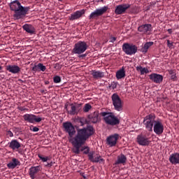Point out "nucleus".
<instances>
[{"mask_svg":"<svg viewBox=\"0 0 179 179\" xmlns=\"http://www.w3.org/2000/svg\"><path fill=\"white\" fill-rule=\"evenodd\" d=\"M7 135L8 136H10V138H12L13 136V133L10 130H9L7 131Z\"/></svg>","mask_w":179,"mask_h":179,"instance_id":"42","label":"nucleus"},{"mask_svg":"<svg viewBox=\"0 0 179 179\" xmlns=\"http://www.w3.org/2000/svg\"><path fill=\"white\" fill-rule=\"evenodd\" d=\"M152 29V27L151 24H145L139 26L138 28V31L141 33V34H150Z\"/></svg>","mask_w":179,"mask_h":179,"instance_id":"15","label":"nucleus"},{"mask_svg":"<svg viewBox=\"0 0 179 179\" xmlns=\"http://www.w3.org/2000/svg\"><path fill=\"white\" fill-rule=\"evenodd\" d=\"M55 83H59L61 82V77L56 76L53 78Z\"/></svg>","mask_w":179,"mask_h":179,"instance_id":"38","label":"nucleus"},{"mask_svg":"<svg viewBox=\"0 0 179 179\" xmlns=\"http://www.w3.org/2000/svg\"><path fill=\"white\" fill-rule=\"evenodd\" d=\"M120 135L118 134H115L109 136L106 138L107 145H108L110 148H113V146H115V145H117V141H118Z\"/></svg>","mask_w":179,"mask_h":179,"instance_id":"13","label":"nucleus"},{"mask_svg":"<svg viewBox=\"0 0 179 179\" xmlns=\"http://www.w3.org/2000/svg\"><path fill=\"white\" fill-rule=\"evenodd\" d=\"M0 103H1V101H0Z\"/></svg>","mask_w":179,"mask_h":179,"instance_id":"51","label":"nucleus"},{"mask_svg":"<svg viewBox=\"0 0 179 179\" xmlns=\"http://www.w3.org/2000/svg\"><path fill=\"white\" fill-rule=\"evenodd\" d=\"M167 45L169 48H171V47L173 45V42H170V40H167Z\"/></svg>","mask_w":179,"mask_h":179,"instance_id":"41","label":"nucleus"},{"mask_svg":"<svg viewBox=\"0 0 179 179\" xmlns=\"http://www.w3.org/2000/svg\"><path fill=\"white\" fill-rule=\"evenodd\" d=\"M137 143L141 146H149L150 144V140L146 136L140 134L137 136Z\"/></svg>","mask_w":179,"mask_h":179,"instance_id":"14","label":"nucleus"},{"mask_svg":"<svg viewBox=\"0 0 179 179\" xmlns=\"http://www.w3.org/2000/svg\"><path fill=\"white\" fill-rule=\"evenodd\" d=\"M113 106L116 111H122V101L117 94H113L111 96Z\"/></svg>","mask_w":179,"mask_h":179,"instance_id":"7","label":"nucleus"},{"mask_svg":"<svg viewBox=\"0 0 179 179\" xmlns=\"http://www.w3.org/2000/svg\"><path fill=\"white\" fill-rule=\"evenodd\" d=\"M81 152H83L84 155H89V152H90V149L89 147H83L81 148Z\"/></svg>","mask_w":179,"mask_h":179,"instance_id":"37","label":"nucleus"},{"mask_svg":"<svg viewBox=\"0 0 179 179\" xmlns=\"http://www.w3.org/2000/svg\"><path fill=\"white\" fill-rule=\"evenodd\" d=\"M94 134L93 126L88 125L83 129H77V134L73 138L71 143L73 146V152L76 155L80 153V148L86 143V140L90 138Z\"/></svg>","mask_w":179,"mask_h":179,"instance_id":"1","label":"nucleus"},{"mask_svg":"<svg viewBox=\"0 0 179 179\" xmlns=\"http://www.w3.org/2000/svg\"><path fill=\"white\" fill-rule=\"evenodd\" d=\"M127 163V157L123 154L117 156V159L115 162V164H125Z\"/></svg>","mask_w":179,"mask_h":179,"instance_id":"29","label":"nucleus"},{"mask_svg":"<svg viewBox=\"0 0 179 179\" xmlns=\"http://www.w3.org/2000/svg\"><path fill=\"white\" fill-rule=\"evenodd\" d=\"M22 29L29 34H34L36 33V29L31 24H25L22 26Z\"/></svg>","mask_w":179,"mask_h":179,"instance_id":"26","label":"nucleus"},{"mask_svg":"<svg viewBox=\"0 0 179 179\" xmlns=\"http://www.w3.org/2000/svg\"><path fill=\"white\" fill-rule=\"evenodd\" d=\"M3 69V67H2V66H0V71H2Z\"/></svg>","mask_w":179,"mask_h":179,"instance_id":"48","label":"nucleus"},{"mask_svg":"<svg viewBox=\"0 0 179 179\" xmlns=\"http://www.w3.org/2000/svg\"><path fill=\"white\" fill-rule=\"evenodd\" d=\"M31 131H33V132H38L40 131V129L37 127H34L32 129H31Z\"/></svg>","mask_w":179,"mask_h":179,"instance_id":"40","label":"nucleus"},{"mask_svg":"<svg viewBox=\"0 0 179 179\" xmlns=\"http://www.w3.org/2000/svg\"><path fill=\"white\" fill-rule=\"evenodd\" d=\"M10 10L14 12L13 17L16 20L23 19V17L27 15V12H29V7H23L22 3L17 0L10 3Z\"/></svg>","mask_w":179,"mask_h":179,"instance_id":"2","label":"nucleus"},{"mask_svg":"<svg viewBox=\"0 0 179 179\" xmlns=\"http://www.w3.org/2000/svg\"><path fill=\"white\" fill-rule=\"evenodd\" d=\"M63 128L64 132L69 134L70 138H73L75 134H76V130H75V127L72 124L71 122H66L63 123Z\"/></svg>","mask_w":179,"mask_h":179,"instance_id":"8","label":"nucleus"},{"mask_svg":"<svg viewBox=\"0 0 179 179\" xmlns=\"http://www.w3.org/2000/svg\"><path fill=\"white\" fill-rule=\"evenodd\" d=\"M117 84L116 82H112L110 84H108V89H112V90H114V89H117Z\"/></svg>","mask_w":179,"mask_h":179,"instance_id":"36","label":"nucleus"},{"mask_svg":"<svg viewBox=\"0 0 179 179\" xmlns=\"http://www.w3.org/2000/svg\"><path fill=\"white\" fill-rule=\"evenodd\" d=\"M46 85H48V83H45Z\"/></svg>","mask_w":179,"mask_h":179,"instance_id":"49","label":"nucleus"},{"mask_svg":"<svg viewBox=\"0 0 179 179\" xmlns=\"http://www.w3.org/2000/svg\"><path fill=\"white\" fill-rule=\"evenodd\" d=\"M17 166H20V162L16 158H13L12 161L7 164L8 169H15Z\"/></svg>","mask_w":179,"mask_h":179,"instance_id":"28","label":"nucleus"},{"mask_svg":"<svg viewBox=\"0 0 179 179\" xmlns=\"http://www.w3.org/2000/svg\"><path fill=\"white\" fill-rule=\"evenodd\" d=\"M6 71L10 72V73H19L20 72V67L17 65H8L6 66Z\"/></svg>","mask_w":179,"mask_h":179,"instance_id":"22","label":"nucleus"},{"mask_svg":"<svg viewBox=\"0 0 179 179\" xmlns=\"http://www.w3.org/2000/svg\"><path fill=\"white\" fill-rule=\"evenodd\" d=\"M8 148L12 150H17L22 148V143H20L17 139H13L8 143Z\"/></svg>","mask_w":179,"mask_h":179,"instance_id":"19","label":"nucleus"},{"mask_svg":"<svg viewBox=\"0 0 179 179\" xmlns=\"http://www.w3.org/2000/svg\"><path fill=\"white\" fill-rule=\"evenodd\" d=\"M88 120L92 124H97L99 121V113L97 111L94 112L88 115Z\"/></svg>","mask_w":179,"mask_h":179,"instance_id":"24","label":"nucleus"},{"mask_svg":"<svg viewBox=\"0 0 179 179\" xmlns=\"http://www.w3.org/2000/svg\"><path fill=\"white\" fill-rule=\"evenodd\" d=\"M45 69H47L45 66H43V64L41 63H38L37 65L35 64L31 68V71L36 73V72H45Z\"/></svg>","mask_w":179,"mask_h":179,"instance_id":"23","label":"nucleus"},{"mask_svg":"<svg viewBox=\"0 0 179 179\" xmlns=\"http://www.w3.org/2000/svg\"><path fill=\"white\" fill-rule=\"evenodd\" d=\"M152 45H153V42L145 43L143 45V46L142 47V48L141 49V52H144L145 54V52H148V50H149V48H150V47H152Z\"/></svg>","mask_w":179,"mask_h":179,"instance_id":"31","label":"nucleus"},{"mask_svg":"<svg viewBox=\"0 0 179 179\" xmlns=\"http://www.w3.org/2000/svg\"><path fill=\"white\" fill-rule=\"evenodd\" d=\"M92 108V106L89 103H86L83 108L84 113H89V110H90Z\"/></svg>","mask_w":179,"mask_h":179,"instance_id":"35","label":"nucleus"},{"mask_svg":"<svg viewBox=\"0 0 179 179\" xmlns=\"http://www.w3.org/2000/svg\"><path fill=\"white\" fill-rule=\"evenodd\" d=\"M38 157L40 159V160H42L43 163H45L48 160H50V157H43V155L38 154Z\"/></svg>","mask_w":179,"mask_h":179,"instance_id":"34","label":"nucleus"},{"mask_svg":"<svg viewBox=\"0 0 179 179\" xmlns=\"http://www.w3.org/2000/svg\"><path fill=\"white\" fill-rule=\"evenodd\" d=\"M24 121L34 124V122H41L44 121V117H36V115L33 114H25L23 115Z\"/></svg>","mask_w":179,"mask_h":179,"instance_id":"10","label":"nucleus"},{"mask_svg":"<svg viewBox=\"0 0 179 179\" xmlns=\"http://www.w3.org/2000/svg\"><path fill=\"white\" fill-rule=\"evenodd\" d=\"M18 110H20V111H29V109H27L23 106L18 107Z\"/></svg>","mask_w":179,"mask_h":179,"instance_id":"39","label":"nucleus"},{"mask_svg":"<svg viewBox=\"0 0 179 179\" xmlns=\"http://www.w3.org/2000/svg\"><path fill=\"white\" fill-rule=\"evenodd\" d=\"M155 120L156 116L153 114H150L144 117L143 124L145 129L149 131V132L153 131V125H155V123L156 122Z\"/></svg>","mask_w":179,"mask_h":179,"instance_id":"4","label":"nucleus"},{"mask_svg":"<svg viewBox=\"0 0 179 179\" xmlns=\"http://www.w3.org/2000/svg\"><path fill=\"white\" fill-rule=\"evenodd\" d=\"M91 75L93 76L94 79H101V78H104V73L100 71L92 70Z\"/></svg>","mask_w":179,"mask_h":179,"instance_id":"27","label":"nucleus"},{"mask_svg":"<svg viewBox=\"0 0 179 179\" xmlns=\"http://www.w3.org/2000/svg\"><path fill=\"white\" fill-rule=\"evenodd\" d=\"M80 125L81 127H83L85 125V120L83 119H80Z\"/></svg>","mask_w":179,"mask_h":179,"instance_id":"44","label":"nucleus"},{"mask_svg":"<svg viewBox=\"0 0 179 179\" xmlns=\"http://www.w3.org/2000/svg\"><path fill=\"white\" fill-rule=\"evenodd\" d=\"M167 31L169 32V34H171L173 33V29H169Z\"/></svg>","mask_w":179,"mask_h":179,"instance_id":"46","label":"nucleus"},{"mask_svg":"<svg viewBox=\"0 0 179 179\" xmlns=\"http://www.w3.org/2000/svg\"><path fill=\"white\" fill-rule=\"evenodd\" d=\"M41 170V166H31L29 170V177L31 179H36V176L38 173H40V171Z\"/></svg>","mask_w":179,"mask_h":179,"instance_id":"18","label":"nucleus"},{"mask_svg":"<svg viewBox=\"0 0 179 179\" xmlns=\"http://www.w3.org/2000/svg\"><path fill=\"white\" fill-rule=\"evenodd\" d=\"M100 115L103 117V121L107 125H110L111 127H115V125H120V120L117 116L113 113L109 112H102Z\"/></svg>","mask_w":179,"mask_h":179,"instance_id":"3","label":"nucleus"},{"mask_svg":"<svg viewBox=\"0 0 179 179\" xmlns=\"http://www.w3.org/2000/svg\"><path fill=\"white\" fill-rule=\"evenodd\" d=\"M70 108L71 109L68 110V114H70V115H76L82 110V104L71 103Z\"/></svg>","mask_w":179,"mask_h":179,"instance_id":"12","label":"nucleus"},{"mask_svg":"<svg viewBox=\"0 0 179 179\" xmlns=\"http://www.w3.org/2000/svg\"><path fill=\"white\" fill-rule=\"evenodd\" d=\"M89 160L92 163H104V159L99 155H95L94 152H91L88 155Z\"/></svg>","mask_w":179,"mask_h":179,"instance_id":"16","label":"nucleus"},{"mask_svg":"<svg viewBox=\"0 0 179 179\" xmlns=\"http://www.w3.org/2000/svg\"><path fill=\"white\" fill-rule=\"evenodd\" d=\"M53 164H54V162H50L48 163V164L45 165V166L46 167H52V166H53Z\"/></svg>","mask_w":179,"mask_h":179,"instance_id":"45","label":"nucleus"},{"mask_svg":"<svg viewBox=\"0 0 179 179\" xmlns=\"http://www.w3.org/2000/svg\"><path fill=\"white\" fill-rule=\"evenodd\" d=\"M87 50V43L85 41H78L74 45L72 52L73 54H83Z\"/></svg>","mask_w":179,"mask_h":179,"instance_id":"6","label":"nucleus"},{"mask_svg":"<svg viewBox=\"0 0 179 179\" xmlns=\"http://www.w3.org/2000/svg\"><path fill=\"white\" fill-rule=\"evenodd\" d=\"M149 78L154 83H162L163 82V76L157 73H152Z\"/></svg>","mask_w":179,"mask_h":179,"instance_id":"21","label":"nucleus"},{"mask_svg":"<svg viewBox=\"0 0 179 179\" xmlns=\"http://www.w3.org/2000/svg\"><path fill=\"white\" fill-rule=\"evenodd\" d=\"M136 71L141 72V75H145V73H149V70L145 67H142V66H138L136 67Z\"/></svg>","mask_w":179,"mask_h":179,"instance_id":"32","label":"nucleus"},{"mask_svg":"<svg viewBox=\"0 0 179 179\" xmlns=\"http://www.w3.org/2000/svg\"><path fill=\"white\" fill-rule=\"evenodd\" d=\"M124 78H125V69L122 67L116 72V79L120 80V79H122Z\"/></svg>","mask_w":179,"mask_h":179,"instance_id":"30","label":"nucleus"},{"mask_svg":"<svg viewBox=\"0 0 179 179\" xmlns=\"http://www.w3.org/2000/svg\"><path fill=\"white\" fill-rule=\"evenodd\" d=\"M85 9L77 10L75 13H72L69 17V20H77V19H80L83 15H85Z\"/></svg>","mask_w":179,"mask_h":179,"instance_id":"20","label":"nucleus"},{"mask_svg":"<svg viewBox=\"0 0 179 179\" xmlns=\"http://www.w3.org/2000/svg\"><path fill=\"white\" fill-rule=\"evenodd\" d=\"M58 1H62V0H58Z\"/></svg>","mask_w":179,"mask_h":179,"instance_id":"50","label":"nucleus"},{"mask_svg":"<svg viewBox=\"0 0 179 179\" xmlns=\"http://www.w3.org/2000/svg\"><path fill=\"white\" fill-rule=\"evenodd\" d=\"M129 8H131V4L123 3L118 5L115 7V15H124Z\"/></svg>","mask_w":179,"mask_h":179,"instance_id":"11","label":"nucleus"},{"mask_svg":"<svg viewBox=\"0 0 179 179\" xmlns=\"http://www.w3.org/2000/svg\"><path fill=\"white\" fill-rule=\"evenodd\" d=\"M163 131H164V126H163V123L160 121H155L154 124V132L157 135H162V134H163Z\"/></svg>","mask_w":179,"mask_h":179,"instance_id":"17","label":"nucleus"},{"mask_svg":"<svg viewBox=\"0 0 179 179\" xmlns=\"http://www.w3.org/2000/svg\"><path fill=\"white\" fill-rule=\"evenodd\" d=\"M169 162L171 164H179V153L176 152L170 155Z\"/></svg>","mask_w":179,"mask_h":179,"instance_id":"25","label":"nucleus"},{"mask_svg":"<svg viewBox=\"0 0 179 179\" xmlns=\"http://www.w3.org/2000/svg\"><path fill=\"white\" fill-rule=\"evenodd\" d=\"M85 57H86V55H81L79 56V58H85Z\"/></svg>","mask_w":179,"mask_h":179,"instance_id":"47","label":"nucleus"},{"mask_svg":"<svg viewBox=\"0 0 179 179\" xmlns=\"http://www.w3.org/2000/svg\"><path fill=\"white\" fill-rule=\"evenodd\" d=\"M107 10H108V6H104L103 7H101L100 8H96L90 15L89 19H96V17L103 16L104 13H107Z\"/></svg>","mask_w":179,"mask_h":179,"instance_id":"9","label":"nucleus"},{"mask_svg":"<svg viewBox=\"0 0 179 179\" xmlns=\"http://www.w3.org/2000/svg\"><path fill=\"white\" fill-rule=\"evenodd\" d=\"M117 40V38L110 36V43H114Z\"/></svg>","mask_w":179,"mask_h":179,"instance_id":"43","label":"nucleus"},{"mask_svg":"<svg viewBox=\"0 0 179 179\" xmlns=\"http://www.w3.org/2000/svg\"><path fill=\"white\" fill-rule=\"evenodd\" d=\"M169 75H171V78L172 80H177V76H176V70H169L168 71Z\"/></svg>","mask_w":179,"mask_h":179,"instance_id":"33","label":"nucleus"},{"mask_svg":"<svg viewBox=\"0 0 179 179\" xmlns=\"http://www.w3.org/2000/svg\"><path fill=\"white\" fill-rule=\"evenodd\" d=\"M122 51H124L127 55H135V54L138 52V46L125 43L122 45Z\"/></svg>","mask_w":179,"mask_h":179,"instance_id":"5","label":"nucleus"}]
</instances>
